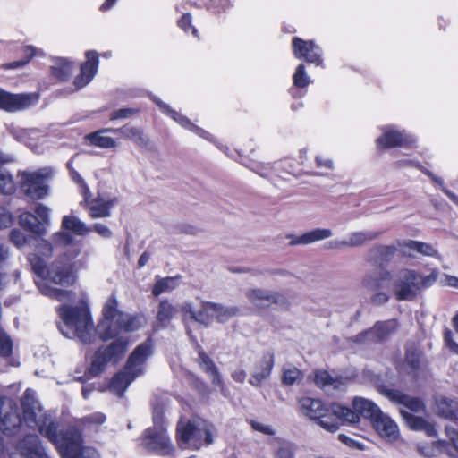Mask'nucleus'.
<instances>
[{
    "instance_id": "39448f33",
    "label": "nucleus",
    "mask_w": 458,
    "mask_h": 458,
    "mask_svg": "<svg viewBox=\"0 0 458 458\" xmlns=\"http://www.w3.org/2000/svg\"><path fill=\"white\" fill-rule=\"evenodd\" d=\"M177 440L182 449H199L202 445L212 443V426L205 420L180 421Z\"/></svg>"
},
{
    "instance_id": "6e6d98bb",
    "label": "nucleus",
    "mask_w": 458,
    "mask_h": 458,
    "mask_svg": "<svg viewBox=\"0 0 458 458\" xmlns=\"http://www.w3.org/2000/svg\"><path fill=\"white\" fill-rule=\"evenodd\" d=\"M372 252H374L377 256L382 257L384 259H387L394 254L395 248L393 246L381 245L374 248Z\"/></svg>"
},
{
    "instance_id": "79ce46f5",
    "label": "nucleus",
    "mask_w": 458,
    "mask_h": 458,
    "mask_svg": "<svg viewBox=\"0 0 458 458\" xmlns=\"http://www.w3.org/2000/svg\"><path fill=\"white\" fill-rule=\"evenodd\" d=\"M72 72V65L68 60L64 58L58 59L55 64L52 66L53 75L61 80L67 79Z\"/></svg>"
},
{
    "instance_id": "7c9ffc66",
    "label": "nucleus",
    "mask_w": 458,
    "mask_h": 458,
    "mask_svg": "<svg viewBox=\"0 0 458 458\" xmlns=\"http://www.w3.org/2000/svg\"><path fill=\"white\" fill-rule=\"evenodd\" d=\"M333 234L332 231L327 228H316L310 232L305 233L304 234L295 237L292 242V245H307L312 242L327 239L331 237Z\"/></svg>"
},
{
    "instance_id": "5fc2aeb1",
    "label": "nucleus",
    "mask_w": 458,
    "mask_h": 458,
    "mask_svg": "<svg viewBox=\"0 0 458 458\" xmlns=\"http://www.w3.org/2000/svg\"><path fill=\"white\" fill-rule=\"evenodd\" d=\"M13 224V216L9 210L0 204V229L7 228Z\"/></svg>"
},
{
    "instance_id": "0eeeda50",
    "label": "nucleus",
    "mask_w": 458,
    "mask_h": 458,
    "mask_svg": "<svg viewBox=\"0 0 458 458\" xmlns=\"http://www.w3.org/2000/svg\"><path fill=\"white\" fill-rule=\"evenodd\" d=\"M153 422L154 426L148 428L144 433L142 445L149 451L156 452L162 455L169 454L173 450V446L163 425L162 408L157 406L154 407Z\"/></svg>"
},
{
    "instance_id": "4c0bfd02",
    "label": "nucleus",
    "mask_w": 458,
    "mask_h": 458,
    "mask_svg": "<svg viewBox=\"0 0 458 458\" xmlns=\"http://www.w3.org/2000/svg\"><path fill=\"white\" fill-rule=\"evenodd\" d=\"M314 382L317 386L326 390L329 388L340 389L344 382L338 378L332 377L327 371L318 370L315 372Z\"/></svg>"
},
{
    "instance_id": "3c124183",
    "label": "nucleus",
    "mask_w": 458,
    "mask_h": 458,
    "mask_svg": "<svg viewBox=\"0 0 458 458\" xmlns=\"http://www.w3.org/2000/svg\"><path fill=\"white\" fill-rule=\"evenodd\" d=\"M405 360L412 369H417L420 366V352L415 347L408 348L406 351Z\"/></svg>"
},
{
    "instance_id": "a19ab883",
    "label": "nucleus",
    "mask_w": 458,
    "mask_h": 458,
    "mask_svg": "<svg viewBox=\"0 0 458 458\" xmlns=\"http://www.w3.org/2000/svg\"><path fill=\"white\" fill-rule=\"evenodd\" d=\"M315 165L316 167L319 169L318 172L313 174L315 175L325 176L335 169L334 160L325 154H318L315 157Z\"/></svg>"
},
{
    "instance_id": "2eb2a0df",
    "label": "nucleus",
    "mask_w": 458,
    "mask_h": 458,
    "mask_svg": "<svg viewBox=\"0 0 458 458\" xmlns=\"http://www.w3.org/2000/svg\"><path fill=\"white\" fill-rule=\"evenodd\" d=\"M37 94H11L0 89V108L14 112L25 109L37 103Z\"/></svg>"
},
{
    "instance_id": "6e6552de",
    "label": "nucleus",
    "mask_w": 458,
    "mask_h": 458,
    "mask_svg": "<svg viewBox=\"0 0 458 458\" xmlns=\"http://www.w3.org/2000/svg\"><path fill=\"white\" fill-rule=\"evenodd\" d=\"M352 408L353 410L339 403H333L332 412L335 417L351 424L358 423L360 416L373 420L381 412L377 404L363 397H355Z\"/></svg>"
},
{
    "instance_id": "49530a36",
    "label": "nucleus",
    "mask_w": 458,
    "mask_h": 458,
    "mask_svg": "<svg viewBox=\"0 0 458 458\" xmlns=\"http://www.w3.org/2000/svg\"><path fill=\"white\" fill-rule=\"evenodd\" d=\"M106 420V416L103 413H93L82 418L79 425L89 429H96L99 425L103 424Z\"/></svg>"
},
{
    "instance_id": "dca6fc26",
    "label": "nucleus",
    "mask_w": 458,
    "mask_h": 458,
    "mask_svg": "<svg viewBox=\"0 0 458 458\" xmlns=\"http://www.w3.org/2000/svg\"><path fill=\"white\" fill-rule=\"evenodd\" d=\"M380 393L393 403H396L402 405L401 409H404L411 413H420L425 411V405L419 398L408 396L397 390L389 388H381Z\"/></svg>"
},
{
    "instance_id": "9b49d317",
    "label": "nucleus",
    "mask_w": 458,
    "mask_h": 458,
    "mask_svg": "<svg viewBox=\"0 0 458 458\" xmlns=\"http://www.w3.org/2000/svg\"><path fill=\"white\" fill-rule=\"evenodd\" d=\"M238 313L239 309L236 306L213 301H201L197 318L199 324L208 327L213 321L225 323Z\"/></svg>"
},
{
    "instance_id": "de8ad7c7",
    "label": "nucleus",
    "mask_w": 458,
    "mask_h": 458,
    "mask_svg": "<svg viewBox=\"0 0 458 458\" xmlns=\"http://www.w3.org/2000/svg\"><path fill=\"white\" fill-rule=\"evenodd\" d=\"M295 448L293 444L285 440L278 441V447L275 451V458H294Z\"/></svg>"
},
{
    "instance_id": "e2e57ef3",
    "label": "nucleus",
    "mask_w": 458,
    "mask_h": 458,
    "mask_svg": "<svg viewBox=\"0 0 458 458\" xmlns=\"http://www.w3.org/2000/svg\"><path fill=\"white\" fill-rule=\"evenodd\" d=\"M93 230L97 233H98L100 236H102L103 238L108 239V238H111V236H112L111 230L106 225H105L101 223L95 224Z\"/></svg>"
},
{
    "instance_id": "37998d69",
    "label": "nucleus",
    "mask_w": 458,
    "mask_h": 458,
    "mask_svg": "<svg viewBox=\"0 0 458 458\" xmlns=\"http://www.w3.org/2000/svg\"><path fill=\"white\" fill-rule=\"evenodd\" d=\"M125 138L132 140L139 145H146L148 143L142 131L136 127H123L118 130Z\"/></svg>"
},
{
    "instance_id": "5701e85b",
    "label": "nucleus",
    "mask_w": 458,
    "mask_h": 458,
    "mask_svg": "<svg viewBox=\"0 0 458 458\" xmlns=\"http://www.w3.org/2000/svg\"><path fill=\"white\" fill-rule=\"evenodd\" d=\"M86 62L81 66V73L74 79L76 89H80L89 84L98 72V53L95 51H89L86 53Z\"/></svg>"
},
{
    "instance_id": "4d7b16f0",
    "label": "nucleus",
    "mask_w": 458,
    "mask_h": 458,
    "mask_svg": "<svg viewBox=\"0 0 458 458\" xmlns=\"http://www.w3.org/2000/svg\"><path fill=\"white\" fill-rule=\"evenodd\" d=\"M250 425L254 430L259 431V432L263 433L267 436H274L276 433L273 427L268 424H264L259 421L251 420Z\"/></svg>"
},
{
    "instance_id": "f03ea898",
    "label": "nucleus",
    "mask_w": 458,
    "mask_h": 458,
    "mask_svg": "<svg viewBox=\"0 0 458 458\" xmlns=\"http://www.w3.org/2000/svg\"><path fill=\"white\" fill-rule=\"evenodd\" d=\"M34 273L39 276L40 281H37L39 291L44 295L55 298L60 301H71L74 297L72 291H64L48 285L52 282L60 285H71L75 282L76 276L73 272L72 265L70 262L56 261L49 268H46L45 261L37 255L29 257Z\"/></svg>"
},
{
    "instance_id": "1a4fd4ad",
    "label": "nucleus",
    "mask_w": 458,
    "mask_h": 458,
    "mask_svg": "<svg viewBox=\"0 0 458 458\" xmlns=\"http://www.w3.org/2000/svg\"><path fill=\"white\" fill-rule=\"evenodd\" d=\"M53 176L50 168H41L35 172H24L21 174V188L27 197L31 199H42L48 195L47 182Z\"/></svg>"
},
{
    "instance_id": "69168bd1",
    "label": "nucleus",
    "mask_w": 458,
    "mask_h": 458,
    "mask_svg": "<svg viewBox=\"0 0 458 458\" xmlns=\"http://www.w3.org/2000/svg\"><path fill=\"white\" fill-rule=\"evenodd\" d=\"M389 297L386 293L379 292L371 296V301L374 304H384L388 301Z\"/></svg>"
},
{
    "instance_id": "bf43d9fd",
    "label": "nucleus",
    "mask_w": 458,
    "mask_h": 458,
    "mask_svg": "<svg viewBox=\"0 0 458 458\" xmlns=\"http://www.w3.org/2000/svg\"><path fill=\"white\" fill-rule=\"evenodd\" d=\"M199 364L201 368L208 373L216 369L212 360L203 352H199Z\"/></svg>"
},
{
    "instance_id": "f3484780",
    "label": "nucleus",
    "mask_w": 458,
    "mask_h": 458,
    "mask_svg": "<svg viewBox=\"0 0 458 458\" xmlns=\"http://www.w3.org/2000/svg\"><path fill=\"white\" fill-rule=\"evenodd\" d=\"M293 54L298 59H304L309 63H315L317 65L322 64L320 48L313 41H305L299 38L293 39Z\"/></svg>"
},
{
    "instance_id": "c85d7f7f",
    "label": "nucleus",
    "mask_w": 458,
    "mask_h": 458,
    "mask_svg": "<svg viewBox=\"0 0 458 458\" xmlns=\"http://www.w3.org/2000/svg\"><path fill=\"white\" fill-rule=\"evenodd\" d=\"M399 411L407 426L411 429L424 431L428 436L435 434L436 430L434 425L422 417L416 416L404 409H400Z\"/></svg>"
},
{
    "instance_id": "72a5a7b5",
    "label": "nucleus",
    "mask_w": 458,
    "mask_h": 458,
    "mask_svg": "<svg viewBox=\"0 0 458 458\" xmlns=\"http://www.w3.org/2000/svg\"><path fill=\"white\" fill-rule=\"evenodd\" d=\"M178 309L168 300H162L157 307V320L161 327H166L177 314Z\"/></svg>"
},
{
    "instance_id": "774afa93",
    "label": "nucleus",
    "mask_w": 458,
    "mask_h": 458,
    "mask_svg": "<svg viewBox=\"0 0 458 458\" xmlns=\"http://www.w3.org/2000/svg\"><path fill=\"white\" fill-rule=\"evenodd\" d=\"M181 29L187 31L188 28H191V17L189 13L184 14L178 21Z\"/></svg>"
},
{
    "instance_id": "ddd939ff",
    "label": "nucleus",
    "mask_w": 458,
    "mask_h": 458,
    "mask_svg": "<svg viewBox=\"0 0 458 458\" xmlns=\"http://www.w3.org/2000/svg\"><path fill=\"white\" fill-rule=\"evenodd\" d=\"M118 302L114 295H111L103 307V318L98 324V335L100 339L106 341L117 335L120 316L123 313L118 310Z\"/></svg>"
},
{
    "instance_id": "4be33fe9",
    "label": "nucleus",
    "mask_w": 458,
    "mask_h": 458,
    "mask_svg": "<svg viewBox=\"0 0 458 458\" xmlns=\"http://www.w3.org/2000/svg\"><path fill=\"white\" fill-rule=\"evenodd\" d=\"M377 434L387 442H394L400 436L398 425L382 411L372 420Z\"/></svg>"
},
{
    "instance_id": "c756f323",
    "label": "nucleus",
    "mask_w": 458,
    "mask_h": 458,
    "mask_svg": "<svg viewBox=\"0 0 458 458\" xmlns=\"http://www.w3.org/2000/svg\"><path fill=\"white\" fill-rule=\"evenodd\" d=\"M147 323V319L142 315H129L123 313L120 316L119 322L114 326L117 327V335L120 330L125 332H133L141 328Z\"/></svg>"
},
{
    "instance_id": "aec40b11",
    "label": "nucleus",
    "mask_w": 458,
    "mask_h": 458,
    "mask_svg": "<svg viewBox=\"0 0 458 458\" xmlns=\"http://www.w3.org/2000/svg\"><path fill=\"white\" fill-rule=\"evenodd\" d=\"M398 323L395 319L377 322L371 328L365 330L354 337V342L360 344H369L382 341L384 334L380 331L386 328L387 332L396 330Z\"/></svg>"
},
{
    "instance_id": "c9c22d12",
    "label": "nucleus",
    "mask_w": 458,
    "mask_h": 458,
    "mask_svg": "<svg viewBox=\"0 0 458 458\" xmlns=\"http://www.w3.org/2000/svg\"><path fill=\"white\" fill-rule=\"evenodd\" d=\"M107 131H113L112 129H104L86 135L85 139L90 145L102 148H114L116 141L108 136L104 135Z\"/></svg>"
},
{
    "instance_id": "8fccbe9b",
    "label": "nucleus",
    "mask_w": 458,
    "mask_h": 458,
    "mask_svg": "<svg viewBox=\"0 0 458 458\" xmlns=\"http://www.w3.org/2000/svg\"><path fill=\"white\" fill-rule=\"evenodd\" d=\"M310 81V77L305 72V66L303 64H299L293 75L294 85L299 88H304L309 85Z\"/></svg>"
},
{
    "instance_id": "20e7f679",
    "label": "nucleus",
    "mask_w": 458,
    "mask_h": 458,
    "mask_svg": "<svg viewBox=\"0 0 458 458\" xmlns=\"http://www.w3.org/2000/svg\"><path fill=\"white\" fill-rule=\"evenodd\" d=\"M437 278V270L423 276L412 269H402L394 281V296L398 301H411L423 289L431 286Z\"/></svg>"
},
{
    "instance_id": "ea45409f",
    "label": "nucleus",
    "mask_w": 458,
    "mask_h": 458,
    "mask_svg": "<svg viewBox=\"0 0 458 458\" xmlns=\"http://www.w3.org/2000/svg\"><path fill=\"white\" fill-rule=\"evenodd\" d=\"M157 106L160 107V109L165 113L166 114L170 115L174 121H176L179 124H181L182 127L187 128L191 131H197L199 129L195 126L193 123H191V121L178 114L177 112L172 110L164 102L157 100L156 101Z\"/></svg>"
},
{
    "instance_id": "2f4dec72",
    "label": "nucleus",
    "mask_w": 458,
    "mask_h": 458,
    "mask_svg": "<svg viewBox=\"0 0 458 458\" xmlns=\"http://www.w3.org/2000/svg\"><path fill=\"white\" fill-rule=\"evenodd\" d=\"M131 374H129L126 370L121 371L114 375L109 384L110 391L118 396H121L123 393L126 390L128 386L136 378Z\"/></svg>"
},
{
    "instance_id": "a211bd4d",
    "label": "nucleus",
    "mask_w": 458,
    "mask_h": 458,
    "mask_svg": "<svg viewBox=\"0 0 458 458\" xmlns=\"http://www.w3.org/2000/svg\"><path fill=\"white\" fill-rule=\"evenodd\" d=\"M415 138L404 131H398L393 128L384 129L383 135L377 140L380 148H394L397 146L412 147Z\"/></svg>"
},
{
    "instance_id": "a18cd8bd",
    "label": "nucleus",
    "mask_w": 458,
    "mask_h": 458,
    "mask_svg": "<svg viewBox=\"0 0 458 458\" xmlns=\"http://www.w3.org/2000/svg\"><path fill=\"white\" fill-rule=\"evenodd\" d=\"M302 378V373L296 367H287L283 369L282 382L292 386Z\"/></svg>"
},
{
    "instance_id": "9d476101",
    "label": "nucleus",
    "mask_w": 458,
    "mask_h": 458,
    "mask_svg": "<svg viewBox=\"0 0 458 458\" xmlns=\"http://www.w3.org/2000/svg\"><path fill=\"white\" fill-rule=\"evenodd\" d=\"M301 412L329 432H335L339 427L336 422L332 420L330 415L332 412V405L327 407L319 399L310 397H302L299 400Z\"/></svg>"
},
{
    "instance_id": "473e14b6",
    "label": "nucleus",
    "mask_w": 458,
    "mask_h": 458,
    "mask_svg": "<svg viewBox=\"0 0 458 458\" xmlns=\"http://www.w3.org/2000/svg\"><path fill=\"white\" fill-rule=\"evenodd\" d=\"M8 256V247L0 241V264L4 262ZM12 347L13 344L10 337L0 328V356H9L12 352Z\"/></svg>"
},
{
    "instance_id": "393cba45",
    "label": "nucleus",
    "mask_w": 458,
    "mask_h": 458,
    "mask_svg": "<svg viewBox=\"0 0 458 458\" xmlns=\"http://www.w3.org/2000/svg\"><path fill=\"white\" fill-rule=\"evenodd\" d=\"M274 363L275 359L272 352L264 354L255 366L249 383L253 386H260L262 382L270 376Z\"/></svg>"
},
{
    "instance_id": "423d86ee",
    "label": "nucleus",
    "mask_w": 458,
    "mask_h": 458,
    "mask_svg": "<svg viewBox=\"0 0 458 458\" xmlns=\"http://www.w3.org/2000/svg\"><path fill=\"white\" fill-rule=\"evenodd\" d=\"M72 179L79 185L80 193L83 196L89 216L92 218H106L111 216V208L118 203V198L112 194L98 193L90 199V191L84 180L77 173H72Z\"/></svg>"
},
{
    "instance_id": "c03bdc74",
    "label": "nucleus",
    "mask_w": 458,
    "mask_h": 458,
    "mask_svg": "<svg viewBox=\"0 0 458 458\" xmlns=\"http://www.w3.org/2000/svg\"><path fill=\"white\" fill-rule=\"evenodd\" d=\"M15 190V184L13 177L8 171L0 168V192L3 194H12Z\"/></svg>"
},
{
    "instance_id": "13d9d810",
    "label": "nucleus",
    "mask_w": 458,
    "mask_h": 458,
    "mask_svg": "<svg viewBox=\"0 0 458 458\" xmlns=\"http://www.w3.org/2000/svg\"><path fill=\"white\" fill-rule=\"evenodd\" d=\"M363 285L369 291H375L379 287V280L375 275H367L363 279Z\"/></svg>"
},
{
    "instance_id": "6ab92c4d",
    "label": "nucleus",
    "mask_w": 458,
    "mask_h": 458,
    "mask_svg": "<svg viewBox=\"0 0 458 458\" xmlns=\"http://www.w3.org/2000/svg\"><path fill=\"white\" fill-rule=\"evenodd\" d=\"M379 233L368 232H352L344 240H334L327 242V248L341 250L344 248L359 247L366 242L376 240L379 236Z\"/></svg>"
},
{
    "instance_id": "f8f14e48",
    "label": "nucleus",
    "mask_w": 458,
    "mask_h": 458,
    "mask_svg": "<svg viewBox=\"0 0 458 458\" xmlns=\"http://www.w3.org/2000/svg\"><path fill=\"white\" fill-rule=\"evenodd\" d=\"M128 341L118 338L109 346L99 348L94 355L89 371L93 375L100 373L108 362L116 363L125 353Z\"/></svg>"
},
{
    "instance_id": "412c9836",
    "label": "nucleus",
    "mask_w": 458,
    "mask_h": 458,
    "mask_svg": "<svg viewBox=\"0 0 458 458\" xmlns=\"http://www.w3.org/2000/svg\"><path fill=\"white\" fill-rule=\"evenodd\" d=\"M398 323L395 319L377 322L371 328L365 330L354 337V342L360 344H369L382 341L384 334L380 331L386 328L387 332L396 330Z\"/></svg>"
},
{
    "instance_id": "e433bc0d",
    "label": "nucleus",
    "mask_w": 458,
    "mask_h": 458,
    "mask_svg": "<svg viewBox=\"0 0 458 458\" xmlns=\"http://www.w3.org/2000/svg\"><path fill=\"white\" fill-rule=\"evenodd\" d=\"M62 227L77 235L83 236L91 232V228L75 216H64L62 220Z\"/></svg>"
},
{
    "instance_id": "b1692460",
    "label": "nucleus",
    "mask_w": 458,
    "mask_h": 458,
    "mask_svg": "<svg viewBox=\"0 0 458 458\" xmlns=\"http://www.w3.org/2000/svg\"><path fill=\"white\" fill-rule=\"evenodd\" d=\"M247 297L258 308H266L273 303H284L285 301L281 293L263 289H251L247 293Z\"/></svg>"
},
{
    "instance_id": "0e129e2a",
    "label": "nucleus",
    "mask_w": 458,
    "mask_h": 458,
    "mask_svg": "<svg viewBox=\"0 0 458 458\" xmlns=\"http://www.w3.org/2000/svg\"><path fill=\"white\" fill-rule=\"evenodd\" d=\"M181 310L183 314L185 315H189L191 318L194 319L195 321L198 322V316H199V310L198 311H194L193 310V307H192V304L190 303V302H184L182 306H181Z\"/></svg>"
},
{
    "instance_id": "bb28decb",
    "label": "nucleus",
    "mask_w": 458,
    "mask_h": 458,
    "mask_svg": "<svg viewBox=\"0 0 458 458\" xmlns=\"http://www.w3.org/2000/svg\"><path fill=\"white\" fill-rule=\"evenodd\" d=\"M446 440H437L434 446L451 458L458 455V429L451 427H445Z\"/></svg>"
},
{
    "instance_id": "4468645a",
    "label": "nucleus",
    "mask_w": 458,
    "mask_h": 458,
    "mask_svg": "<svg viewBox=\"0 0 458 458\" xmlns=\"http://www.w3.org/2000/svg\"><path fill=\"white\" fill-rule=\"evenodd\" d=\"M153 344L148 340L138 345L130 355L125 367L129 374L140 377L144 373V364L152 354Z\"/></svg>"
},
{
    "instance_id": "09e8293b",
    "label": "nucleus",
    "mask_w": 458,
    "mask_h": 458,
    "mask_svg": "<svg viewBox=\"0 0 458 458\" xmlns=\"http://www.w3.org/2000/svg\"><path fill=\"white\" fill-rule=\"evenodd\" d=\"M444 344L447 350L458 355V343L454 340V334L450 328H445L443 333Z\"/></svg>"
},
{
    "instance_id": "680f3d73",
    "label": "nucleus",
    "mask_w": 458,
    "mask_h": 458,
    "mask_svg": "<svg viewBox=\"0 0 458 458\" xmlns=\"http://www.w3.org/2000/svg\"><path fill=\"white\" fill-rule=\"evenodd\" d=\"M135 113L133 109L131 108H122L119 110H116L111 114L110 119L111 120H118V119H124L128 118L131 115H132Z\"/></svg>"
},
{
    "instance_id": "f704fd0d",
    "label": "nucleus",
    "mask_w": 458,
    "mask_h": 458,
    "mask_svg": "<svg viewBox=\"0 0 458 458\" xmlns=\"http://www.w3.org/2000/svg\"><path fill=\"white\" fill-rule=\"evenodd\" d=\"M19 225L34 234L43 235L46 233L45 226H43L38 217L30 212H24L20 215Z\"/></svg>"
},
{
    "instance_id": "864d4df0",
    "label": "nucleus",
    "mask_w": 458,
    "mask_h": 458,
    "mask_svg": "<svg viewBox=\"0 0 458 458\" xmlns=\"http://www.w3.org/2000/svg\"><path fill=\"white\" fill-rule=\"evenodd\" d=\"M10 241L18 248H21L27 243L26 235L19 229H13L10 233Z\"/></svg>"
},
{
    "instance_id": "603ef678",
    "label": "nucleus",
    "mask_w": 458,
    "mask_h": 458,
    "mask_svg": "<svg viewBox=\"0 0 458 458\" xmlns=\"http://www.w3.org/2000/svg\"><path fill=\"white\" fill-rule=\"evenodd\" d=\"M34 211L36 214L35 216L39 220V223L43 226H45V228L47 229V227L49 225V215H50L49 208H47V206H45L43 204H37Z\"/></svg>"
},
{
    "instance_id": "052dcab7",
    "label": "nucleus",
    "mask_w": 458,
    "mask_h": 458,
    "mask_svg": "<svg viewBox=\"0 0 458 458\" xmlns=\"http://www.w3.org/2000/svg\"><path fill=\"white\" fill-rule=\"evenodd\" d=\"M338 439L342 443L347 445L350 447H353V448H356V449H359V450H363L364 449V445L363 444H361L360 442H357L356 440L349 437L346 435L339 434L338 435Z\"/></svg>"
},
{
    "instance_id": "f257e3e1",
    "label": "nucleus",
    "mask_w": 458,
    "mask_h": 458,
    "mask_svg": "<svg viewBox=\"0 0 458 458\" xmlns=\"http://www.w3.org/2000/svg\"><path fill=\"white\" fill-rule=\"evenodd\" d=\"M23 420L30 428H38L59 449L63 458H95L94 449L82 446L81 433L72 428L65 433L57 434V427L51 417L42 412L39 403L35 400L34 394L27 390L21 400Z\"/></svg>"
},
{
    "instance_id": "58836bf2",
    "label": "nucleus",
    "mask_w": 458,
    "mask_h": 458,
    "mask_svg": "<svg viewBox=\"0 0 458 458\" xmlns=\"http://www.w3.org/2000/svg\"><path fill=\"white\" fill-rule=\"evenodd\" d=\"M179 284L180 277L178 276L159 278L152 288V293L158 296L164 293L171 292L177 288Z\"/></svg>"
},
{
    "instance_id": "7ed1b4c3",
    "label": "nucleus",
    "mask_w": 458,
    "mask_h": 458,
    "mask_svg": "<svg viewBox=\"0 0 458 458\" xmlns=\"http://www.w3.org/2000/svg\"><path fill=\"white\" fill-rule=\"evenodd\" d=\"M58 312L62 319L59 329L64 336L71 339L76 338L84 344H91L95 341L98 335V327H95L86 304L63 305Z\"/></svg>"
},
{
    "instance_id": "a878e982",
    "label": "nucleus",
    "mask_w": 458,
    "mask_h": 458,
    "mask_svg": "<svg viewBox=\"0 0 458 458\" xmlns=\"http://www.w3.org/2000/svg\"><path fill=\"white\" fill-rule=\"evenodd\" d=\"M435 413L458 424V402L444 395L435 397Z\"/></svg>"
},
{
    "instance_id": "cd10ccee",
    "label": "nucleus",
    "mask_w": 458,
    "mask_h": 458,
    "mask_svg": "<svg viewBox=\"0 0 458 458\" xmlns=\"http://www.w3.org/2000/svg\"><path fill=\"white\" fill-rule=\"evenodd\" d=\"M399 247L403 254L410 257L414 256L415 252L430 257L438 256L437 250L432 245L418 241H404L399 243Z\"/></svg>"
},
{
    "instance_id": "338daca9",
    "label": "nucleus",
    "mask_w": 458,
    "mask_h": 458,
    "mask_svg": "<svg viewBox=\"0 0 458 458\" xmlns=\"http://www.w3.org/2000/svg\"><path fill=\"white\" fill-rule=\"evenodd\" d=\"M417 450L420 454L423 455L424 457H432L434 455L433 448L429 445H424V444H419L417 446Z\"/></svg>"
}]
</instances>
